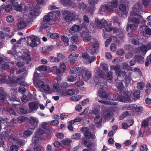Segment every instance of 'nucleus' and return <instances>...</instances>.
I'll return each instance as SVG.
<instances>
[{
	"instance_id": "680f3d73",
	"label": "nucleus",
	"mask_w": 151,
	"mask_h": 151,
	"mask_svg": "<svg viewBox=\"0 0 151 151\" xmlns=\"http://www.w3.org/2000/svg\"><path fill=\"white\" fill-rule=\"evenodd\" d=\"M112 21L114 23H116L118 26H120V24L117 17H114L112 18Z\"/></svg>"
},
{
	"instance_id": "20e7f679",
	"label": "nucleus",
	"mask_w": 151,
	"mask_h": 151,
	"mask_svg": "<svg viewBox=\"0 0 151 151\" xmlns=\"http://www.w3.org/2000/svg\"><path fill=\"white\" fill-rule=\"evenodd\" d=\"M114 96V97L112 99L114 101H119L121 102L126 103L129 102L131 100L129 93L128 91H126L124 96H119L117 94Z\"/></svg>"
},
{
	"instance_id": "1a4fd4ad",
	"label": "nucleus",
	"mask_w": 151,
	"mask_h": 151,
	"mask_svg": "<svg viewBox=\"0 0 151 151\" xmlns=\"http://www.w3.org/2000/svg\"><path fill=\"white\" fill-rule=\"evenodd\" d=\"M128 35L131 37L129 39L130 40L133 44L139 45V44H142L144 41V39L140 37L138 38L135 36H132L129 33L128 34Z\"/></svg>"
},
{
	"instance_id": "09e8293b",
	"label": "nucleus",
	"mask_w": 151,
	"mask_h": 151,
	"mask_svg": "<svg viewBox=\"0 0 151 151\" xmlns=\"http://www.w3.org/2000/svg\"><path fill=\"white\" fill-rule=\"evenodd\" d=\"M100 67L105 71H107L108 70L109 65L105 63L101 64Z\"/></svg>"
},
{
	"instance_id": "423d86ee",
	"label": "nucleus",
	"mask_w": 151,
	"mask_h": 151,
	"mask_svg": "<svg viewBox=\"0 0 151 151\" xmlns=\"http://www.w3.org/2000/svg\"><path fill=\"white\" fill-rule=\"evenodd\" d=\"M11 129L9 127L8 130L2 132L1 134L2 137L6 139H12L13 140H16L17 139V137L15 136L14 137L12 135V134L11 133Z\"/></svg>"
},
{
	"instance_id": "bb28decb",
	"label": "nucleus",
	"mask_w": 151,
	"mask_h": 151,
	"mask_svg": "<svg viewBox=\"0 0 151 151\" xmlns=\"http://www.w3.org/2000/svg\"><path fill=\"white\" fill-rule=\"evenodd\" d=\"M49 15L51 19L53 20H56L58 19V17L60 15L59 12H57L49 13Z\"/></svg>"
},
{
	"instance_id": "ea45409f",
	"label": "nucleus",
	"mask_w": 151,
	"mask_h": 151,
	"mask_svg": "<svg viewBox=\"0 0 151 151\" xmlns=\"http://www.w3.org/2000/svg\"><path fill=\"white\" fill-rule=\"evenodd\" d=\"M62 40L65 46L68 45L69 39L67 36H63L62 37Z\"/></svg>"
},
{
	"instance_id": "de8ad7c7",
	"label": "nucleus",
	"mask_w": 151,
	"mask_h": 151,
	"mask_svg": "<svg viewBox=\"0 0 151 151\" xmlns=\"http://www.w3.org/2000/svg\"><path fill=\"white\" fill-rule=\"evenodd\" d=\"M112 75V73L111 72H109L105 77V78L108 80H111L113 78Z\"/></svg>"
},
{
	"instance_id": "5fc2aeb1",
	"label": "nucleus",
	"mask_w": 151,
	"mask_h": 151,
	"mask_svg": "<svg viewBox=\"0 0 151 151\" xmlns=\"http://www.w3.org/2000/svg\"><path fill=\"white\" fill-rule=\"evenodd\" d=\"M74 36L71 37L72 42H77L78 40V36L77 34H75Z\"/></svg>"
},
{
	"instance_id": "6e6552de",
	"label": "nucleus",
	"mask_w": 151,
	"mask_h": 151,
	"mask_svg": "<svg viewBox=\"0 0 151 151\" xmlns=\"http://www.w3.org/2000/svg\"><path fill=\"white\" fill-rule=\"evenodd\" d=\"M81 29V27L79 25L74 24L70 27L68 30L69 33L72 35L77 34Z\"/></svg>"
},
{
	"instance_id": "b1692460",
	"label": "nucleus",
	"mask_w": 151,
	"mask_h": 151,
	"mask_svg": "<svg viewBox=\"0 0 151 151\" xmlns=\"http://www.w3.org/2000/svg\"><path fill=\"white\" fill-rule=\"evenodd\" d=\"M103 116L105 120H109L112 117V112L110 110H107L104 112Z\"/></svg>"
},
{
	"instance_id": "4468645a",
	"label": "nucleus",
	"mask_w": 151,
	"mask_h": 151,
	"mask_svg": "<svg viewBox=\"0 0 151 151\" xmlns=\"http://www.w3.org/2000/svg\"><path fill=\"white\" fill-rule=\"evenodd\" d=\"M71 11H64L62 13L63 17L65 20L68 22L72 21V19L71 17Z\"/></svg>"
},
{
	"instance_id": "5701e85b",
	"label": "nucleus",
	"mask_w": 151,
	"mask_h": 151,
	"mask_svg": "<svg viewBox=\"0 0 151 151\" xmlns=\"http://www.w3.org/2000/svg\"><path fill=\"white\" fill-rule=\"evenodd\" d=\"M99 44L97 42H95L92 46V47L90 51L91 54L95 53L98 51V49Z\"/></svg>"
},
{
	"instance_id": "473e14b6",
	"label": "nucleus",
	"mask_w": 151,
	"mask_h": 151,
	"mask_svg": "<svg viewBox=\"0 0 151 151\" xmlns=\"http://www.w3.org/2000/svg\"><path fill=\"white\" fill-rule=\"evenodd\" d=\"M47 32V36H49L51 38L54 39L58 38L59 36V35L56 33H51L49 31L47 32V29H45Z\"/></svg>"
},
{
	"instance_id": "ddd939ff",
	"label": "nucleus",
	"mask_w": 151,
	"mask_h": 151,
	"mask_svg": "<svg viewBox=\"0 0 151 151\" xmlns=\"http://www.w3.org/2000/svg\"><path fill=\"white\" fill-rule=\"evenodd\" d=\"M66 66L64 63H61L59 66V68L57 69L56 73L58 76H61L63 73L64 72L66 69Z\"/></svg>"
},
{
	"instance_id": "79ce46f5",
	"label": "nucleus",
	"mask_w": 151,
	"mask_h": 151,
	"mask_svg": "<svg viewBox=\"0 0 151 151\" xmlns=\"http://www.w3.org/2000/svg\"><path fill=\"white\" fill-rule=\"evenodd\" d=\"M4 9L5 11L7 12H9L12 10V7L11 4H7L6 6H4Z\"/></svg>"
},
{
	"instance_id": "c85d7f7f",
	"label": "nucleus",
	"mask_w": 151,
	"mask_h": 151,
	"mask_svg": "<svg viewBox=\"0 0 151 151\" xmlns=\"http://www.w3.org/2000/svg\"><path fill=\"white\" fill-rule=\"evenodd\" d=\"M22 59L24 63L26 62L27 64L29 63L31 61L30 55L27 53H25L22 55Z\"/></svg>"
},
{
	"instance_id": "c756f323",
	"label": "nucleus",
	"mask_w": 151,
	"mask_h": 151,
	"mask_svg": "<svg viewBox=\"0 0 151 151\" xmlns=\"http://www.w3.org/2000/svg\"><path fill=\"white\" fill-rule=\"evenodd\" d=\"M42 89L40 91L44 92L47 94L50 93V87L48 85L44 84Z\"/></svg>"
},
{
	"instance_id": "f704fd0d",
	"label": "nucleus",
	"mask_w": 151,
	"mask_h": 151,
	"mask_svg": "<svg viewBox=\"0 0 151 151\" xmlns=\"http://www.w3.org/2000/svg\"><path fill=\"white\" fill-rule=\"evenodd\" d=\"M34 129L30 128L25 130L24 132V135L26 137L31 136L33 132Z\"/></svg>"
},
{
	"instance_id": "c9c22d12",
	"label": "nucleus",
	"mask_w": 151,
	"mask_h": 151,
	"mask_svg": "<svg viewBox=\"0 0 151 151\" xmlns=\"http://www.w3.org/2000/svg\"><path fill=\"white\" fill-rule=\"evenodd\" d=\"M14 65V63L11 61L9 63L6 62L4 64H2V68L5 70H6L9 68V66H13Z\"/></svg>"
},
{
	"instance_id": "2eb2a0df",
	"label": "nucleus",
	"mask_w": 151,
	"mask_h": 151,
	"mask_svg": "<svg viewBox=\"0 0 151 151\" xmlns=\"http://www.w3.org/2000/svg\"><path fill=\"white\" fill-rule=\"evenodd\" d=\"M139 30L144 34H146L150 35H151V29L146 25L141 26L139 28Z\"/></svg>"
},
{
	"instance_id": "bf43d9fd",
	"label": "nucleus",
	"mask_w": 151,
	"mask_h": 151,
	"mask_svg": "<svg viewBox=\"0 0 151 151\" xmlns=\"http://www.w3.org/2000/svg\"><path fill=\"white\" fill-rule=\"evenodd\" d=\"M42 146L38 144H36L34 147V151H41Z\"/></svg>"
},
{
	"instance_id": "603ef678",
	"label": "nucleus",
	"mask_w": 151,
	"mask_h": 151,
	"mask_svg": "<svg viewBox=\"0 0 151 151\" xmlns=\"http://www.w3.org/2000/svg\"><path fill=\"white\" fill-rule=\"evenodd\" d=\"M105 5L101 6L99 9V13L100 14H103L106 11Z\"/></svg>"
},
{
	"instance_id": "864d4df0",
	"label": "nucleus",
	"mask_w": 151,
	"mask_h": 151,
	"mask_svg": "<svg viewBox=\"0 0 151 151\" xmlns=\"http://www.w3.org/2000/svg\"><path fill=\"white\" fill-rule=\"evenodd\" d=\"M71 142V140L68 139H65L63 140V144L65 145H68Z\"/></svg>"
},
{
	"instance_id": "a878e982",
	"label": "nucleus",
	"mask_w": 151,
	"mask_h": 151,
	"mask_svg": "<svg viewBox=\"0 0 151 151\" xmlns=\"http://www.w3.org/2000/svg\"><path fill=\"white\" fill-rule=\"evenodd\" d=\"M38 106L37 103L34 102H31L29 104V108L32 111H36L38 108Z\"/></svg>"
},
{
	"instance_id": "c03bdc74",
	"label": "nucleus",
	"mask_w": 151,
	"mask_h": 151,
	"mask_svg": "<svg viewBox=\"0 0 151 151\" xmlns=\"http://www.w3.org/2000/svg\"><path fill=\"white\" fill-rule=\"evenodd\" d=\"M15 82V78L13 76H10L9 78V81L7 82L8 84H14Z\"/></svg>"
},
{
	"instance_id": "6ab92c4d",
	"label": "nucleus",
	"mask_w": 151,
	"mask_h": 151,
	"mask_svg": "<svg viewBox=\"0 0 151 151\" xmlns=\"http://www.w3.org/2000/svg\"><path fill=\"white\" fill-rule=\"evenodd\" d=\"M98 95L102 99L107 98L109 94L105 91H103L102 89L100 88L98 92Z\"/></svg>"
},
{
	"instance_id": "3c124183",
	"label": "nucleus",
	"mask_w": 151,
	"mask_h": 151,
	"mask_svg": "<svg viewBox=\"0 0 151 151\" xmlns=\"http://www.w3.org/2000/svg\"><path fill=\"white\" fill-rule=\"evenodd\" d=\"M105 7L106 10L109 12H111L113 11V8L109 5H105Z\"/></svg>"
},
{
	"instance_id": "774afa93",
	"label": "nucleus",
	"mask_w": 151,
	"mask_h": 151,
	"mask_svg": "<svg viewBox=\"0 0 151 151\" xmlns=\"http://www.w3.org/2000/svg\"><path fill=\"white\" fill-rule=\"evenodd\" d=\"M148 148L145 144H143L141 145L140 147V151H147Z\"/></svg>"
},
{
	"instance_id": "aec40b11",
	"label": "nucleus",
	"mask_w": 151,
	"mask_h": 151,
	"mask_svg": "<svg viewBox=\"0 0 151 151\" xmlns=\"http://www.w3.org/2000/svg\"><path fill=\"white\" fill-rule=\"evenodd\" d=\"M60 2L66 6H68L72 8L74 6V4L70 0H60Z\"/></svg>"
},
{
	"instance_id": "7c9ffc66",
	"label": "nucleus",
	"mask_w": 151,
	"mask_h": 151,
	"mask_svg": "<svg viewBox=\"0 0 151 151\" xmlns=\"http://www.w3.org/2000/svg\"><path fill=\"white\" fill-rule=\"evenodd\" d=\"M33 82L35 86L37 87L39 90L40 91V90L42 89V87L44 84V82L43 81L40 80L38 81L37 82L34 81Z\"/></svg>"
},
{
	"instance_id": "4c0bfd02",
	"label": "nucleus",
	"mask_w": 151,
	"mask_h": 151,
	"mask_svg": "<svg viewBox=\"0 0 151 151\" xmlns=\"http://www.w3.org/2000/svg\"><path fill=\"white\" fill-rule=\"evenodd\" d=\"M82 98L81 95L72 96L70 98V100L74 101H77L80 100Z\"/></svg>"
},
{
	"instance_id": "58836bf2",
	"label": "nucleus",
	"mask_w": 151,
	"mask_h": 151,
	"mask_svg": "<svg viewBox=\"0 0 151 151\" xmlns=\"http://www.w3.org/2000/svg\"><path fill=\"white\" fill-rule=\"evenodd\" d=\"M134 58L139 63H143L144 58L141 56L139 55L135 56Z\"/></svg>"
},
{
	"instance_id": "4be33fe9",
	"label": "nucleus",
	"mask_w": 151,
	"mask_h": 151,
	"mask_svg": "<svg viewBox=\"0 0 151 151\" xmlns=\"http://www.w3.org/2000/svg\"><path fill=\"white\" fill-rule=\"evenodd\" d=\"M38 122V120L37 118L33 117H30L29 123L34 127L37 126Z\"/></svg>"
},
{
	"instance_id": "f3484780",
	"label": "nucleus",
	"mask_w": 151,
	"mask_h": 151,
	"mask_svg": "<svg viewBox=\"0 0 151 151\" xmlns=\"http://www.w3.org/2000/svg\"><path fill=\"white\" fill-rule=\"evenodd\" d=\"M60 87L58 83L54 84L50 88V93L52 92L58 93L59 95Z\"/></svg>"
},
{
	"instance_id": "37998d69",
	"label": "nucleus",
	"mask_w": 151,
	"mask_h": 151,
	"mask_svg": "<svg viewBox=\"0 0 151 151\" xmlns=\"http://www.w3.org/2000/svg\"><path fill=\"white\" fill-rule=\"evenodd\" d=\"M66 79L67 81L69 82H73L76 81V77H74L71 75H69L67 77Z\"/></svg>"
},
{
	"instance_id": "cd10ccee",
	"label": "nucleus",
	"mask_w": 151,
	"mask_h": 151,
	"mask_svg": "<svg viewBox=\"0 0 151 151\" xmlns=\"http://www.w3.org/2000/svg\"><path fill=\"white\" fill-rule=\"evenodd\" d=\"M116 86L120 92H122L123 91H124V87L121 81L117 80L116 83Z\"/></svg>"
},
{
	"instance_id": "2f4dec72",
	"label": "nucleus",
	"mask_w": 151,
	"mask_h": 151,
	"mask_svg": "<svg viewBox=\"0 0 151 151\" xmlns=\"http://www.w3.org/2000/svg\"><path fill=\"white\" fill-rule=\"evenodd\" d=\"M102 116L99 115H97L94 117V122L96 124L99 125L102 121Z\"/></svg>"
},
{
	"instance_id": "72a5a7b5",
	"label": "nucleus",
	"mask_w": 151,
	"mask_h": 151,
	"mask_svg": "<svg viewBox=\"0 0 151 151\" xmlns=\"http://www.w3.org/2000/svg\"><path fill=\"white\" fill-rule=\"evenodd\" d=\"M82 69V68H79L78 67H75L72 68L69 71L70 74H76L79 71L81 72V70Z\"/></svg>"
},
{
	"instance_id": "0e129e2a",
	"label": "nucleus",
	"mask_w": 151,
	"mask_h": 151,
	"mask_svg": "<svg viewBox=\"0 0 151 151\" xmlns=\"http://www.w3.org/2000/svg\"><path fill=\"white\" fill-rule=\"evenodd\" d=\"M49 124L48 122H43L41 124L42 127L43 129H47Z\"/></svg>"
},
{
	"instance_id": "dca6fc26",
	"label": "nucleus",
	"mask_w": 151,
	"mask_h": 151,
	"mask_svg": "<svg viewBox=\"0 0 151 151\" xmlns=\"http://www.w3.org/2000/svg\"><path fill=\"white\" fill-rule=\"evenodd\" d=\"M75 90L74 89H71L68 91H63L61 92V97H64L68 95L71 96L74 94Z\"/></svg>"
},
{
	"instance_id": "f8f14e48",
	"label": "nucleus",
	"mask_w": 151,
	"mask_h": 151,
	"mask_svg": "<svg viewBox=\"0 0 151 151\" xmlns=\"http://www.w3.org/2000/svg\"><path fill=\"white\" fill-rule=\"evenodd\" d=\"M29 10V13L30 15L32 17L34 16H38L39 14V13L38 10L36 9H33L29 8V7L28 6H24V11L25 12L28 11Z\"/></svg>"
},
{
	"instance_id": "412c9836",
	"label": "nucleus",
	"mask_w": 151,
	"mask_h": 151,
	"mask_svg": "<svg viewBox=\"0 0 151 151\" xmlns=\"http://www.w3.org/2000/svg\"><path fill=\"white\" fill-rule=\"evenodd\" d=\"M27 23L23 20H21L19 21L16 24L17 28L19 29H22L26 27L27 26Z\"/></svg>"
},
{
	"instance_id": "6e6d98bb",
	"label": "nucleus",
	"mask_w": 151,
	"mask_h": 151,
	"mask_svg": "<svg viewBox=\"0 0 151 151\" xmlns=\"http://www.w3.org/2000/svg\"><path fill=\"white\" fill-rule=\"evenodd\" d=\"M81 135L79 133L74 134L72 137V138L73 139H79L81 138Z\"/></svg>"
},
{
	"instance_id": "9d476101",
	"label": "nucleus",
	"mask_w": 151,
	"mask_h": 151,
	"mask_svg": "<svg viewBox=\"0 0 151 151\" xmlns=\"http://www.w3.org/2000/svg\"><path fill=\"white\" fill-rule=\"evenodd\" d=\"M84 72H85V73L82 74V78L84 81H87L91 77V73L90 71L82 67L80 73L81 74L82 73H84Z\"/></svg>"
},
{
	"instance_id": "39448f33",
	"label": "nucleus",
	"mask_w": 151,
	"mask_h": 151,
	"mask_svg": "<svg viewBox=\"0 0 151 151\" xmlns=\"http://www.w3.org/2000/svg\"><path fill=\"white\" fill-rule=\"evenodd\" d=\"M110 69L114 70L116 75L119 77H123L125 74L124 69H120L119 65H112L110 66Z\"/></svg>"
},
{
	"instance_id": "49530a36",
	"label": "nucleus",
	"mask_w": 151,
	"mask_h": 151,
	"mask_svg": "<svg viewBox=\"0 0 151 151\" xmlns=\"http://www.w3.org/2000/svg\"><path fill=\"white\" fill-rule=\"evenodd\" d=\"M97 69H98V70L96 72V74L100 78H103L104 74L103 71L98 68H97Z\"/></svg>"
},
{
	"instance_id": "a19ab883",
	"label": "nucleus",
	"mask_w": 151,
	"mask_h": 151,
	"mask_svg": "<svg viewBox=\"0 0 151 151\" xmlns=\"http://www.w3.org/2000/svg\"><path fill=\"white\" fill-rule=\"evenodd\" d=\"M49 60L52 63H57L59 62V60L57 59V57L54 56H50L49 57Z\"/></svg>"
},
{
	"instance_id": "f03ea898",
	"label": "nucleus",
	"mask_w": 151,
	"mask_h": 151,
	"mask_svg": "<svg viewBox=\"0 0 151 151\" xmlns=\"http://www.w3.org/2000/svg\"><path fill=\"white\" fill-rule=\"evenodd\" d=\"M110 23H108L107 21L104 19L99 20L98 18L95 19L94 24L92 27L94 28L101 29L104 28V31L110 32L113 29Z\"/></svg>"
},
{
	"instance_id": "13d9d810",
	"label": "nucleus",
	"mask_w": 151,
	"mask_h": 151,
	"mask_svg": "<svg viewBox=\"0 0 151 151\" xmlns=\"http://www.w3.org/2000/svg\"><path fill=\"white\" fill-rule=\"evenodd\" d=\"M128 114L127 111L123 113L119 117V120H121L123 119L124 118L126 117Z\"/></svg>"
},
{
	"instance_id": "0eeeda50",
	"label": "nucleus",
	"mask_w": 151,
	"mask_h": 151,
	"mask_svg": "<svg viewBox=\"0 0 151 151\" xmlns=\"http://www.w3.org/2000/svg\"><path fill=\"white\" fill-rule=\"evenodd\" d=\"M89 129L87 127H83L81 129V131L84 133V135L86 138L95 139L96 138V136L94 134H92L91 132L89 131Z\"/></svg>"
},
{
	"instance_id": "8fccbe9b",
	"label": "nucleus",
	"mask_w": 151,
	"mask_h": 151,
	"mask_svg": "<svg viewBox=\"0 0 151 151\" xmlns=\"http://www.w3.org/2000/svg\"><path fill=\"white\" fill-rule=\"evenodd\" d=\"M14 17L11 15H9L6 17V20L9 23H12L14 21Z\"/></svg>"
},
{
	"instance_id": "69168bd1",
	"label": "nucleus",
	"mask_w": 151,
	"mask_h": 151,
	"mask_svg": "<svg viewBox=\"0 0 151 151\" xmlns=\"http://www.w3.org/2000/svg\"><path fill=\"white\" fill-rule=\"evenodd\" d=\"M91 141L90 140H85L84 142V145L88 148L90 147L91 145Z\"/></svg>"
},
{
	"instance_id": "052dcab7",
	"label": "nucleus",
	"mask_w": 151,
	"mask_h": 151,
	"mask_svg": "<svg viewBox=\"0 0 151 151\" xmlns=\"http://www.w3.org/2000/svg\"><path fill=\"white\" fill-rule=\"evenodd\" d=\"M118 1L117 0L113 1L111 2V6L113 8H116L118 5Z\"/></svg>"
},
{
	"instance_id": "e2e57ef3",
	"label": "nucleus",
	"mask_w": 151,
	"mask_h": 151,
	"mask_svg": "<svg viewBox=\"0 0 151 151\" xmlns=\"http://www.w3.org/2000/svg\"><path fill=\"white\" fill-rule=\"evenodd\" d=\"M91 38L90 35H87L83 38V41L85 42H87L90 41Z\"/></svg>"
},
{
	"instance_id": "a18cd8bd",
	"label": "nucleus",
	"mask_w": 151,
	"mask_h": 151,
	"mask_svg": "<svg viewBox=\"0 0 151 151\" xmlns=\"http://www.w3.org/2000/svg\"><path fill=\"white\" fill-rule=\"evenodd\" d=\"M45 133V131L42 128H39L37 132L36 135L40 136Z\"/></svg>"
},
{
	"instance_id": "a211bd4d",
	"label": "nucleus",
	"mask_w": 151,
	"mask_h": 151,
	"mask_svg": "<svg viewBox=\"0 0 151 151\" xmlns=\"http://www.w3.org/2000/svg\"><path fill=\"white\" fill-rule=\"evenodd\" d=\"M78 56L79 55L78 53L73 52L69 56L68 58L69 59L70 63H73L75 62V60Z\"/></svg>"
},
{
	"instance_id": "f257e3e1",
	"label": "nucleus",
	"mask_w": 151,
	"mask_h": 151,
	"mask_svg": "<svg viewBox=\"0 0 151 151\" xmlns=\"http://www.w3.org/2000/svg\"><path fill=\"white\" fill-rule=\"evenodd\" d=\"M142 6V4H140L139 2H138L137 4L134 6L132 11L131 12L130 16L128 18V22L126 27V29L127 31L130 30L133 31L137 28L139 20L137 18L132 17V16H139V14H142L143 12L141 9Z\"/></svg>"
},
{
	"instance_id": "9b49d317",
	"label": "nucleus",
	"mask_w": 151,
	"mask_h": 151,
	"mask_svg": "<svg viewBox=\"0 0 151 151\" xmlns=\"http://www.w3.org/2000/svg\"><path fill=\"white\" fill-rule=\"evenodd\" d=\"M37 37L34 35H31L28 38L27 42L28 45L32 47H35L37 45L36 42Z\"/></svg>"
},
{
	"instance_id": "393cba45",
	"label": "nucleus",
	"mask_w": 151,
	"mask_h": 151,
	"mask_svg": "<svg viewBox=\"0 0 151 151\" xmlns=\"http://www.w3.org/2000/svg\"><path fill=\"white\" fill-rule=\"evenodd\" d=\"M72 86L71 85H68L67 83L65 82H63L62 83L60 87V90L59 96H61V92H63V91H66V88L69 86Z\"/></svg>"
},
{
	"instance_id": "4d7b16f0",
	"label": "nucleus",
	"mask_w": 151,
	"mask_h": 151,
	"mask_svg": "<svg viewBox=\"0 0 151 151\" xmlns=\"http://www.w3.org/2000/svg\"><path fill=\"white\" fill-rule=\"evenodd\" d=\"M38 136H37L36 134V135L33 137L32 141L33 143H37L39 141L40 138Z\"/></svg>"
},
{
	"instance_id": "e433bc0d",
	"label": "nucleus",
	"mask_w": 151,
	"mask_h": 151,
	"mask_svg": "<svg viewBox=\"0 0 151 151\" xmlns=\"http://www.w3.org/2000/svg\"><path fill=\"white\" fill-rule=\"evenodd\" d=\"M99 102L102 104H105L110 105H115L117 104L116 102L114 101H106L104 100H100L98 101Z\"/></svg>"
},
{
	"instance_id": "338daca9",
	"label": "nucleus",
	"mask_w": 151,
	"mask_h": 151,
	"mask_svg": "<svg viewBox=\"0 0 151 151\" xmlns=\"http://www.w3.org/2000/svg\"><path fill=\"white\" fill-rule=\"evenodd\" d=\"M25 120V118L23 116H21L17 118V121L20 123H22L24 122Z\"/></svg>"
},
{
	"instance_id": "7ed1b4c3",
	"label": "nucleus",
	"mask_w": 151,
	"mask_h": 151,
	"mask_svg": "<svg viewBox=\"0 0 151 151\" xmlns=\"http://www.w3.org/2000/svg\"><path fill=\"white\" fill-rule=\"evenodd\" d=\"M51 20V17L49 16V13L44 16L41 24L40 31H42V30L43 29L49 30L50 29L51 25L48 23V22Z\"/></svg>"
}]
</instances>
